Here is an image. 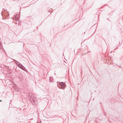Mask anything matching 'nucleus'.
<instances>
[{"label":"nucleus","mask_w":123,"mask_h":123,"mask_svg":"<svg viewBox=\"0 0 123 123\" xmlns=\"http://www.w3.org/2000/svg\"><path fill=\"white\" fill-rule=\"evenodd\" d=\"M59 84L60 85L62 89H64V88L66 87V84L64 82H60L59 83Z\"/></svg>","instance_id":"obj_1"},{"label":"nucleus","mask_w":123,"mask_h":123,"mask_svg":"<svg viewBox=\"0 0 123 123\" xmlns=\"http://www.w3.org/2000/svg\"><path fill=\"white\" fill-rule=\"evenodd\" d=\"M15 61L16 62L15 63L17 65L18 67L21 68V67L22 66L21 64L16 61Z\"/></svg>","instance_id":"obj_2"},{"label":"nucleus","mask_w":123,"mask_h":123,"mask_svg":"<svg viewBox=\"0 0 123 123\" xmlns=\"http://www.w3.org/2000/svg\"><path fill=\"white\" fill-rule=\"evenodd\" d=\"M32 99L34 101H35V100H34V99H35L34 98H32Z\"/></svg>","instance_id":"obj_3"},{"label":"nucleus","mask_w":123,"mask_h":123,"mask_svg":"<svg viewBox=\"0 0 123 123\" xmlns=\"http://www.w3.org/2000/svg\"><path fill=\"white\" fill-rule=\"evenodd\" d=\"M0 102H1L2 101V100H0Z\"/></svg>","instance_id":"obj_4"}]
</instances>
